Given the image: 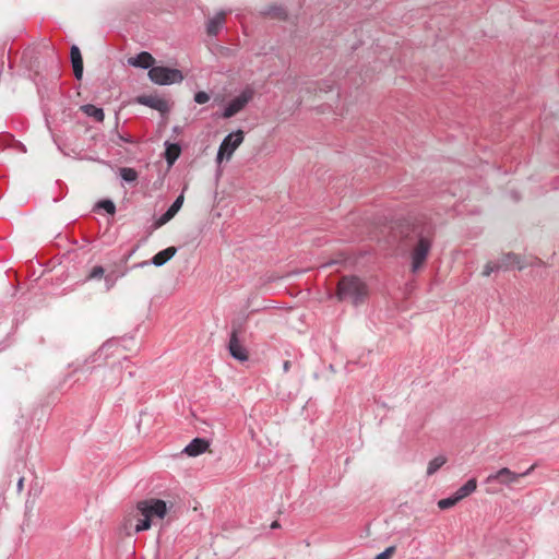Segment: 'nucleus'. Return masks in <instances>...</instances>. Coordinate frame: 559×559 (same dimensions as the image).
<instances>
[{
  "label": "nucleus",
  "instance_id": "nucleus-1",
  "mask_svg": "<svg viewBox=\"0 0 559 559\" xmlns=\"http://www.w3.org/2000/svg\"><path fill=\"white\" fill-rule=\"evenodd\" d=\"M401 245L407 249L411 260V272L421 271L430 255L436 226L424 215L409 216L397 227Z\"/></svg>",
  "mask_w": 559,
  "mask_h": 559
},
{
  "label": "nucleus",
  "instance_id": "nucleus-2",
  "mask_svg": "<svg viewBox=\"0 0 559 559\" xmlns=\"http://www.w3.org/2000/svg\"><path fill=\"white\" fill-rule=\"evenodd\" d=\"M336 296L341 301L359 305L366 300L368 288L357 276H343L337 284Z\"/></svg>",
  "mask_w": 559,
  "mask_h": 559
},
{
  "label": "nucleus",
  "instance_id": "nucleus-3",
  "mask_svg": "<svg viewBox=\"0 0 559 559\" xmlns=\"http://www.w3.org/2000/svg\"><path fill=\"white\" fill-rule=\"evenodd\" d=\"M167 512V504L160 499H145L136 503V515L144 516L151 524L154 519L163 520Z\"/></svg>",
  "mask_w": 559,
  "mask_h": 559
},
{
  "label": "nucleus",
  "instance_id": "nucleus-4",
  "mask_svg": "<svg viewBox=\"0 0 559 559\" xmlns=\"http://www.w3.org/2000/svg\"><path fill=\"white\" fill-rule=\"evenodd\" d=\"M243 332L245 322L234 321L231 324L228 349L230 355L239 361H247L249 359V353L239 338Z\"/></svg>",
  "mask_w": 559,
  "mask_h": 559
},
{
  "label": "nucleus",
  "instance_id": "nucleus-5",
  "mask_svg": "<svg viewBox=\"0 0 559 559\" xmlns=\"http://www.w3.org/2000/svg\"><path fill=\"white\" fill-rule=\"evenodd\" d=\"M245 140V132L237 130L236 132L229 133L219 145L216 163L219 165L224 160H230L235 151L242 144Z\"/></svg>",
  "mask_w": 559,
  "mask_h": 559
},
{
  "label": "nucleus",
  "instance_id": "nucleus-6",
  "mask_svg": "<svg viewBox=\"0 0 559 559\" xmlns=\"http://www.w3.org/2000/svg\"><path fill=\"white\" fill-rule=\"evenodd\" d=\"M148 78L152 82L158 85H169L180 83L183 75L180 70L167 67H153L148 71Z\"/></svg>",
  "mask_w": 559,
  "mask_h": 559
},
{
  "label": "nucleus",
  "instance_id": "nucleus-7",
  "mask_svg": "<svg viewBox=\"0 0 559 559\" xmlns=\"http://www.w3.org/2000/svg\"><path fill=\"white\" fill-rule=\"evenodd\" d=\"M535 467L536 464H533L524 473H515L508 467H502L497 473L490 474L486 478V483H498L510 487L514 484H518L522 477L530 475L535 469Z\"/></svg>",
  "mask_w": 559,
  "mask_h": 559
},
{
  "label": "nucleus",
  "instance_id": "nucleus-8",
  "mask_svg": "<svg viewBox=\"0 0 559 559\" xmlns=\"http://www.w3.org/2000/svg\"><path fill=\"white\" fill-rule=\"evenodd\" d=\"M252 97L253 91L250 88L245 90L240 95L228 103L223 112V117L226 119L234 117L246 107Z\"/></svg>",
  "mask_w": 559,
  "mask_h": 559
},
{
  "label": "nucleus",
  "instance_id": "nucleus-9",
  "mask_svg": "<svg viewBox=\"0 0 559 559\" xmlns=\"http://www.w3.org/2000/svg\"><path fill=\"white\" fill-rule=\"evenodd\" d=\"M124 530L133 527L134 533H140L142 531H147L151 528V523L141 515H136V510L133 513H130L128 518L124 520Z\"/></svg>",
  "mask_w": 559,
  "mask_h": 559
},
{
  "label": "nucleus",
  "instance_id": "nucleus-10",
  "mask_svg": "<svg viewBox=\"0 0 559 559\" xmlns=\"http://www.w3.org/2000/svg\"><path fill=\"white\" fill-rule=\"evenodd\" d=\"M499 263L501 267H515L520 271L528 266V264H526V261L520 254L513 252L503 253L500 258Z\"/></svg>",
  "mask_w": 559,
  "mask_h": 559
},
{
  "label": "nucleus",
  "instance_id": "nucleus-11",
  "mask_svg": "<svg viewBox=\"0 0 559 559\" xmlns=\"http://www.w3.org/2000/svg\"><path fill=\"white\" fill-rule=\"evenodd\" d=\"M183 194H180L170 205V207L155 222V227L159 228L168 223L179 212L183 204Z\"/></svg>",
  "mask_w": 559,
  "mask_h": 559
},
{
  "label": "nucleus",
  "instance_id": "nucleus-12",
  "mask_svg": "<svg viewBox=\"0 0 559 559\" xmlns=\"http://www.w3.org/2000/svg\"><path fill=\"white\" fill-rule=\"evenodd\" d=\"M209 447V441L202 438H195L183 449V453L189 456H198L207 451Z\"/></svg>",
  "mask_w": 559,
  "mask_h": 559
},
{
  "label": "nucleus",
  "instance_id": "nucleus-13",
  "mask_svg": "<svg viewBox=\"0 0 559 559\" xmlns=\"http://www.w3.org/2000/svg\"><path fill=\"white\" fill-rule=\"evenodd\" d=\"M139 102L160 112H166L169 110L168 102L164 98L156 96H141Z\"/></svg>",
  "mask_w": 559,
  "mask_h": 559
},
{
  "label": "nucleus",
  "instance_id": "nucleus-14",
  "mask_svg": "<svg viewBox=\"0 0 559 559\" xmlns=\"http://www.w3.org/2000/svg\"><path fill=\"white\" fill-rule=\"evenodd\" d=\"M154 62H155V59L153 58V56L146 51H142L135 58L129 59V63L131 66L143 68V69L153 68Z\"/></svg>",
  "mask_w": 559,
  "mask_h": 559
},
{
  "label": "nucleus",
  "instance_id": "nucleus-15",
  "mask_svg": "<svg viewBox=\"0 0 559 559\" xmlns=\"http://www.w3.org/2000/svg\"><path fill=\"white\" fill-rule=\"evenodd\" d=\"M71 62L73 67L74 75L78 80H80L83 75V59L81 51L78 46L71 47Z\"/></svg>",
  "mask_w": 559,
  "mask_h": 559
},
{
  "label": "nucleus",
  "instance_id": "nucleus-16",
  "mask_svg": "<svg viewBox=\"0 0 559 559\" xmlns=\"http://www.w3.org/2000/svg\"><path fill=\"white\" fill-rule=\"evenodd\" d=\"M177 252V248L176 247H168L159 252H157L153 259H152V263L156 266H162L164 265L166 262H168Z\"/></svg>",
  "mask_w": 559,
  "mask_h": 559
},
{
  "label": "nucleus",
  "instance_id": "nucleus-17",
  "mask_svg": "<svg viewBox=\"0 0 559 559\" xmlns=\"http://www.w3.org/2000/svg\"><path fill=\"white\" fill-rule=\"evenodd\" d=\"M224 23H225V13L224 12L217 13L207 23V27H206L207 34L210 36H215Z\"/></svg>",
  "mask_w": 559,
  "mask_h": 559
},
{
  "label": "nucleus",
  "instance_id": "nucleus-18",
  "mask_svg": "<svg viewBox=\"0 0 559 559\" xmlns=\"http://www.w3.org/2000/svg\"><path fill=\"white\" fill-rule=\"evenodd\" d=\"M477 488V481L475 478H472L466 481L465 485H463L461 488H459L455 492L457 499L461 501L462 499L466 498L471 493H473Z\"/></svg>",
  "mask_w": 559,
  "mask_h": 559
},
{
  "label": "nucleus",
  "instance_id": "nucleus-19",
  "mask_svg": "<svg viewBox=\"0 0 559 559\" xmlns=\"http://www.w3.org/2000/svg\"><path fill=\"white\" fill-rule=\"evenodd\" d=\"M86 116L94 118L96 121L102 122L105 118L104 111L102 108H98L94 105L87 104L83 105L80 108Z\"/></svg>",
  "mask_w": 559,
  "mask_h": 559
},
{
  "label": "nucleus",
  "instance_id": "nucleus-20",
  "mask_svg": "<svg viewBox=\"0 0 559 559\" xmlns=\"http://www.w3.org/2000/svg\"><path fill=\"white\" fill-rule=\"evenodd\" d=\"M447 463L444 455H438L432 459L427 466V476H431L437 473Z\"/></svg>",
  "mask_w": 559,
  "mask_h": 559
},
{
  "label": "nucleus",
  "instance_id": "nucleus-21",
  "mask_svg": "<svg viewBox=\"0 0 559 559\" xmlns=\"http://www.w3.org/2000/svg\"><path fill=\"white\" fill-rule=\"evenodd\" d=\"M180 146L178 144H169L165 151V158L169 165H173L180 155Z\"/></svg>",
  "mask_w": 559,
  "mask_h": 559
},
{
  "label": "nucleus",
  "instance_id": "nucleus-22",
  "mask_svg": "<svg viewBox=\"0 0 559 559\" xmlns=\"http://www.w3.org/2000/svg\"><path fill=\"white\" fill-rule=\"evenodd\" d=\"M460 500L457 499L456 495L454 493L452 497L441 499L438 501V507L441 510L450 509L454 507Z\"/></svg>",
  "mask_w": 559,
  "mask_h": 559
},
{
  "label": "nucleus",
  "instance_id": "nucleus-23",
  "mask_svg": "<svg viewBox=\"0 0 559 559\" xmlns=\"http://www.w3.org/2000/svg\"><path fill=\"white\" fill-rule=\"evenodd\" d=\"M120 175L126 181H134L138 178V173L133 168L124 167L120 169Z\"/></svg>",
  "mask_w": 559,
  "mask_h": 559
},
{
  "label": "nucleus",
  "instance_id": "nucleus-24",
  "mask_svg": "<svg viewBox=\"0 0 559 559\" xmlns=\"http://www.w3.org/2000/svg\"><path fill=\"white\" fill-rule=\"evenodd\" d=\"M104 274H105V269L100 265H96L91 270L86 280H88V281L100 280V278H103Z\"/></svg>",
  "mask_w": 559,
  "mask_h": 559
},
{
  "label": "nucleus",
  "instance_id": "nucleus-25",
  "mask_svg": "<svg viewBox=\"0 0 559 559\" xmlns=\"http://www.w3.org/2000/svg\"><path fill=\"white\" fill-rule=\"evenodd\" d=\"M501 269L500 263H493V262H487L483 269V276H489L492 272L498 271Z\"/></svg>",
  "mask_w": 559,
  "mask_h": 559
},
{
  "label": "nucleus",
  "instance_id": "nucleus-26",
  "mask_svg": "<svg viewBox=\"0 0 559 559\" xmlns=\"http://www.w3.org/2000/svg\"><path fill=\"white\" fill-rule=\"evenodd\" d=\"M98 206L104 209L108 214H114L116 211V206L110 200H103L98 203Z\"/></svg>",
  "mask_w": 559,
  "mask_h": 559
},
{
  "label": "nucleus",
  "instance_id": "nucleus-27",
  "mask_svg": "<svg viewBox=\"0 0 559 559\" xmlns=\"http://www.w3.org/2000/svg\"><path fill=\"white\" fill-rule=\"evenodd\" d=\"M396 548L394 546L388 547L383 552L376 556L374 559H391L395 554Z\"/></svg>",
  "mask_w": 559,
  "mask_h": 559
},
{
  "label": "nucleus",
  "instance_id": "nucleus-28",
  "mask_svg": "<svg viewBox=\"0 0 559 559\" xmlns=\"http://www.w3.org/2000/svg\"><path fill=\"white\" fill-rule=\"evenodd\" d=\"M269 14L272 17H277V19H285L286 17V13H285L284 9L280 8V7L272 8L269 11Z\"/></svg>",
  "mask_w": 559,
  "mask_h": 559
},
{
  "label": "nucleus",
  "instance_id": "nucleus-29",
  "mask_svg": "<svg viewBox=\"0 0 559 559\" xmlns=\"http://www.w3.org/2000/svg\"><path fill=\"white\" fill-rule=\"evenodd\" d=\"M210 100V95L206 92H198L194 95V102L198 104H205Z\"/></svg>",
  "mask_w": 559,
  "mask_h": 559
},
{
  "label": "nucleus",
  "instance_id": "nucleus-30",
  "mask_svg": "<svg viewBox=\"0 0 559 559\" xmlns=\"http://www.w3.org/2000/svg\"><path fill=\"white\" fill-rule=\"evenodd\" d=\"M526 264H528V266H534V265H543V261L538 258H534L531 262H526Z\"/></svg>",
  "mask_w": 559,
  "mask_h": 559
},
{
  "label": "nucleus",
  "instance_id": "nucleus-31",
  "mask_svg": "<svg viewBox=\"0 0 559 559\" xmlns=\"http://www.w3.org/2000/svg\"><path fill=\"white\" fill-rule=\"evenodd\" d=\"M23 486H24V478L21 477L17 481V490L19 491H22L23 490Z\"/></svg>",
  "mask_w": 559,
  "mask_h": 559
},
{
  "label": "nucleus",
  "instance_id": "nucleus-32",
  "mask_svg": "<svg viewBox=\"0 0 559 559\" xmlns=\"http://www.w3.org/2000/svg\"><path fill=\"white\" fill-rule=\"evenodd\" d=\"M283 369H284L285 372L289 371V369H290V361L289 360L284 361Z\"/></svg>",
  "mask_w": 559,
  "mask_h": 559
},
{
  "label": "nucleus",
  "instance_id": "nucleus-33",
  "mask_svg": "<svg viewBox=\"0 0 559 559\" xmlns=\"http://www.w3.org/2000/svg\"><path fill=\"white\" fill-rule=\"evenodd\" d=\"M118 138H119L120 140H122V141L130 142V140H129V139H124V138H123V136H121V135H118Z\"/></svg>",
  "mask_w": 559,
  "mask_h": 559
},
{
  "label": "nucleus",
  "instance_id": "nucleus-34",
  "mask_svg": "<svg viewBox=\"0 0 559 559\" xmlns=\"http://www.w3.org/2000/svg\"><path fill=\"white\" fill-rule=\"evenodd\" d=\"M147 264H148L147 261H144V262L141 263V265H147Z\"/></svg>",
  "mask_w": 559,
  "mask_h": 559
}]
</instances>
